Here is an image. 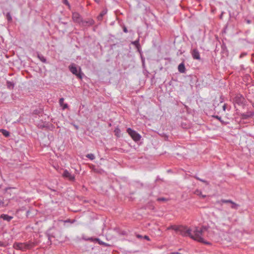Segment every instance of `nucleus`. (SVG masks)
Here are the masks:
<instances>
[{
  "mask_svg": "<svg viewBox=\"0 0 254 254\" xmlns=\"http://www.w3.org/2000/svg\"><path fill=\"white\" fill-rule=\"evenodd\" d=\"M63 3L66 5L69 9L70 8V5L67 0H62Z\"/></svg>",
  "mask_w": 254,
  "mask_h": 254,
  "instance_id": "bb28decb",
  "label": "nucleus"
},
{
  "mask_svg": "<svg viewBox=\"0 0 254 254\" xmlns=\"http://www.w3.org/2000/svg\"><path fill=\"white\" fill-rule=\"evenodd\" d=\"M42 113V110L41 109H36L34 110L33 112V115H39Z\"/></svg>",
  "mask_w": 254,
  "mask_h": 254,
  "instance_id": "412c9836",
  "label": "nucleus"
},
{
  "mask_svg": "<svg viewBox=\"0 0 254 254\" xmlns=\"http://www.w3.org/2000/svg\"><path fill=\"white\" fill-rule=\"evenodd\" d=\"M201 191L199 190H196L194 192V193L197 195H201Z\"/></svg>",
  "mask_w": 254,
  "mask_h": 254,
  "instance_id": "cd10ccee",
  "label": "nucleus"
},
{
  "mask_svg": "<svg viewBox=\"0 0 254 254\" xmlns=\"http://www.w3.org/2000/svg\"><path fill=\"white\" fill-rule=\"evenodd\" d=\"M127 132L129 134L134 141L136 142L140 140L141 138L140 135L131 128H128L127 129Z\"/></svg>",
  "mask_w": 254,
  "mask_h": 254,
  "instance_id": "20e7f679",
  "label": "nucleus"
},
{
  "mask_svg": "<svg viewBox=\"0 0 254 254\" xmlns=\"http://www.w3.org/2000/svg\"><path fill=\"white\" fill-rule=\"evenodd\" d=\"M123 31L125 33H127L128 30L126 26L123 27Z\"/></svg>",
  "mask_w": 254,
  "mask_h": 254,
  "instance_id": "72a5a7b5",
  "label": "nucleus"
},
{
  "mask_svg": "<svg viewBox=\"0 0 254 254\" xmlns=\"http://www.w3.org/2000/svg\"><path fill=\"white\" fill-rule=\"evenodd\" d=\"M6 19L9 22H11L12 20V17L10 15V12H7L6 14Z\"/></svg>",
  "mask_w": 254,
  "mask_h": 254,
  "instance_id": "393cba45",
  "label": "nucleus"
},
{
  "mask_svg": "<svg viewBox=\"0 0 254 254\" xmlns=\"http://www.w3.org/2000/svg\"><path fill=\"white\" fill-rule=\"evenodd\" d=\"M46 236L48 238V241L47 242V244L49 245L52 244V241H51V238L54 237L52 235H51L48 233H46Z\"/></svg>",
  "mask_w": 254,
  "mask_h": 254,
  "instance_id": "4be33fe9",
  "label": "nucleus"
},
{
  "mask_svg": "<svg viewBox=\"0 0 254 254\" xmlns=\"http://www.w3.org/2000/svg\"><path fill=\"white\" fill-rule=\"evenodd\" d=\"M200 195L201 196V197H202V198H205V197H206V195H202V194H201V195Z\"/></svg>",
  "mask_w": 254,
  "mask_h": 254,
  "instance_id": "ea45409f",
  "label": "nucleus"
},
{
  "mask_svg": "<svg viewBox=\"0 0 254 254\" xmlns=\"http://www.w3.org/2000/svg\"><path fill=\"white\" fill-rule=\"evenodd\" d=\"M90 239L92 240L94 242H98L99 244L100 245L104 246H109L110 245L103 241H101L99 238H95L94 240H93V238H90Z\"/></svg>",
  "mask_w": 254,
  "mask_h": 254,
  "instance_id": "2eb2a0df",
  "label": "nucleus"
},
{
  "mask_svg": "<svg viewBox=\"0 0 254 254\" xmlns=\"http://www.w3.org/2000/svg\"><path fill=\"white\" fill-rule=\"evenodd\" d=\"M13 254H15L14 253H13Z\"/></svg>",
  "mask_w": 254,
  "mask_h": 254,
  "instance_id": "79ce46f5",
  "label": "nucleus"
},
{
  "mask_svg": "<svg viewBox=\"0 0 254 254\" xmlns=\"http://www.w3.org/2000/svg\"><path fill=\"white\" fill-rule=\"evenodd\" d=\"M68 69L73 74L75 75L77 77V78L80 79L82 78L83 73L82 72L80 66L76 65L75 64L72 63L68 66Z\"/></svg>",
  "mask_w": 254,
  "mask_h": 254,
  "instance_id": "7ed1b4c3",
  "label": "nucleus"
},
{
  "mask_svg": "<svg viewBox=\"0 0 254 254\" xmlns=\"http://www.w3.org/2000/svg\"><path fill=\"white\" fill-rule=\"evenodd\" d=\"M178 70L180 72L184 73L186 72V69L184 63H181L178 66Z\"/></svg>",
  "mask_w": 254,
  "mask_h": 254,
  "instance_id": "ddd939ff",
  "label": "nucleus"
},
{
  "mask_svg": "<svg viewBox=\"0 0 254 254\" xmlns=\"http://www.w3.org/2000/svg\"><path fill=\"white\" fill-rule=\"evenodd\" d=\"M216 203L218 204H220L221 205L222 204L221 203H231V208L234 209L236 210L238 209V207H239V205L238 204L236 203L235 202H233L232 200H230V199L226 200V199H222L220 200L217 201Z\"/></svg>",
  "mask_w": 254,
  "mask_h": 254,
  "instance_id": "39448f33",
  "label": "nucleus"
},
{
  "mask_svg": "<svg viewBox=\"0 0 254 254\" xmlns=\"http://www.w3.org/2000/svg\"><path fill=\"white\" fill-rule=\"evenodd\" d=\"M86 157L91 160H93L95 159L94 155L92 153L87 154Z\"/></svg>",
  "mask_w": 254,
  "mask_h": 254,
  "instance_id": "a878e982",
  "label": "nucleus"
},
{
  "mask_svg": "<svg viewBox=\"0 0 254 254\" xmlns=\"http://www.w3.org/2000/svg\"><path fill=\"white\" fill-rule=\"evenodd\" d=\"M0 132L6 137H8L10 135L9 132L4 129H0Z\"/></svg>",
  "mask_w": 254,
  "mask_h": 254,
  "instance_id": "a211bd4d",
  "label": "nucleus"
},
{
  "mask_svg": "<svg viewBox=\"0 0 254 254\" xmlns=\"http://www.w3.org/2000/svg\"><path fill=\"white\" fill-rule=\"evenodd\" d=\"M247 55V53H245V52L242 53L240 56V58H242L243 57L246 56Z\"/></svg>",
  "mask_w": 254,
  "mask_h": 254,
  "instance_id": "2f4dec72",
  "label": "nucleus"
},
{
  "mask_svg": "<svg viewBox=\"0 0 254 254\" xmlns=\"http://www.w3.org/2000/svg\"><path fill=\"white\" fill-rule=\"evenodd\" d=\"M7 87L9 89H13L14 86V83L13 82L10 81H6Z\"/></svg>",
  "mask_w": 254,
  "mask_h": 254,
  "instance_id": "6ab92c4d",
  "label": "nucleus"
},
{
  "mask_svg": "<svg viewBox=\"0 0 254 254\" xmlns=\"http://www.w3.org/2000/svg\"><path fill=\"white\" fill-rule=\"evenodd\" d=\"M131 44L134 45L138 50L140 49V45L139 44V39L135 40L133 42H132Z\"/></svg>",
  "mask_w": 254,
  "mask_h": 254,
  "instance_id": "aec40b11",
  "label": "nucleus"
},
{
  "mask_svg": "<svg viewBox=\"0 0 254 254\" xmlns=\"http://www.w3.org/2000/svg\"><path fill=\"white\" fill-rule=\"evenodd\" d=\"M195 179H196V180H199L200 181V182H202L203 183H204L206 185L208 186L209 185V182H207V181H205L204 180H202L199 178H198V177L195 176L193 177Z\"/></svg>",
  "mask_w": 254,
  "mask_h": 254,
  "instance_id": "5701e85b",
  "label": "nucleus"
},
{
  "mask_svg": "<svg viewBox=\"0 0 254 254\" xmlns=\"http://www.w3.org/2000/svg\"><path fill=\"white\" fill-rule=\"evenodd\" d=\"M158 201H166L167 199L165 197H159L157 198Z\"/></svg>",
  "mask_w": 254,
  "mask_h": 254,
  "instance_id": "c756f323",
  "label": "nucleus"
},
{
  "mask_svg": "<svg viewBox=\"0 0 254 254\" xmlns=\"http://www.w3.org/2000/svg\"><path fill=\"white\" fill-rule=\"evenodd\" d=\"M254 116V112H247L246 113H243L241 114V116L242 119H248L250 118H251Z\"/></svg>",
  "mask_w": 254,
  "mask_h": 254,
  "instance_id": "9b49d317",
  "label": "nucleus"
},
{
  "mask_svg": "<svg viewBox=\"0 0 254 254\" xmlns=\"http://www.w3.org/2000/svg\"><path fill=\"white\" fill-rule=\"evenodd\" d=\"M245 100L244 97L241 94L237 95L234 99V102L238 105H242Z\"/></svg>",
  "mask_w": 254,
  "mask_h": 254,
  "instance_id": "1a4fd4ad",
  "label": "nucleus"
},
{
  "mask_svg": "<svg viewBox=\"0 0 254 254\" xmlns=\"http://www.w3.org/2000/svg\"><path fill=\"white\" fill-rule=\"evenodd\" d=\"M214 117L215 118L217 119V120H218L219 121H220V122H222L221 121V118L220 117H219L218 116H214Z\"/></svg>",
  "mask_w": 254,
  "mask_h": 254,
  "instance_id": "473e14b6",
  "label": "nucleus"
},
{
  "mask_svg": "<svg viewBox=\"0 0 254 254\" xmlns=\"http://www.w3.org/2000/svg\"><path fill=\"white\" fill-rule=\"evenodd\" d=\"M190 53L194 60H200V54L196 48L192 49L190 51Z\"/></svg>",
  "mask_w": 254,
  "mask_h": 254,
  "instance_id": "6e6552de",
  "label": "nucleus"
},
{
  "mask_svg": "<svg viewBox=\"0 0 254 254\" xmlns=\"http://www.w3.org/2000/svg\"><path fill=\"white\" fill-rule=\"evenodd\" d=\"M143 239L147 240V241H150V238H149V237L148 236H146V235H145L144 236H143Z\"/></svg>",
  "mask_w": 254,
  "mask_h": 254,
  "instance_id": "f704fd0d",
  "label": "nucleus"
},
{
  "mask_svg": "<svg viewBox=\"0 0 254 254\" xmlns=\"http://www.w3.org/2000/svg\"><path fill=\"white\" fill-rule=\"evenodd\" d=\"M115 133V135L118 136V137H119V133H120V130L119 128H117L115 129V131H114Z\"/></svg>",
  "mask_w": 254,
  "mask_h": 254,
  "instance_id": "c85d7f7f",
  "label": "nucleus"
},
{
  "mask_svg": "<svg viewBox=\"0 0 254 254\" xmlns=\"http://www.w3.org/2000/svg\"><path fill=\"white\" fill-rule=\"evenodd\" d=\"M38 59L43 63H46V59L42 55H38Z\"/></svg>",
  "mask_w": 254,
  "mask_h": 254,
  "instance_id": "b1692460",
  "label": "nucleus"
},
{
  "mask_svg": "<svg viewBox=\"0 0 254 254\" xmlns=\"http://www.w3.org/2000/svg\"><path fill=\"white\" fill-rule=\"evenodd\" d=\"M0 218L7 222L10 221L13 218L12 216H9L7 214H2L0 215Z\"/></svg>",
  "mask_w": 254,
  "mask_h": 254,
  "instance_id": "f8f14e48",
  "label": "nucleus"
},
{
  "mask_svg": "<svg viewBox=\"0 0 254 254\" xmlns=\"http://www.w3.org/2000/svg\"><path fill=\"white\" fill-rule=\"evenodd\" d=\"M37 245V243L29 241L26 243L15 242L13 244V248L16 250L25 252L27 250H31Z\"/></svg>",
  "mask_w": 254,
  "mask_h": 254,
  "instance_id": "f03ea898",
  "label": "nucleus"
},
{
  "mask_svg": "<svg viewBox=\"0 0 254 254\" xmlns=\"http://www.w3.org/2000/svg\"><path fill=\"white\" fill-rule=\"evenodd\" d=\"M136 236L137 238L138 239H142V238H143V237L141 235H139V234H136Z\"/></svg>",
  "mask_w": 254,
  "mask_h": 254,
  "instance_id": "e433bc0d",
  "label": "nucleus"
},
{
  "mask_svg": "<svg viewBox=\"0 0 254 254\" xmlns=\"http://www.w3.org/2000/svg\"><path fill=\"white\" fill-rule=\"evenodd\" d=\"M64 98H61L59 100V104L60 106L62 107L63 110H64L65 109H67L68 108V105L67 104H64Z\"/></svg>",
  "mask_w": 254,
  "mask_h": 254,
  "instance_id": "4468645a",
  "label": "nucleus"
},
{
  "mask_svg": "<svg viewBox=\"0 0 254 254\" xmlns=\"http://www.w3.org/2000/svg\"><path fill=\"white\" fill-rule=\"evenodd\" d=\"M94 0L96 1H99V0Z\"/></svg>",
  "mask_w": 254,
  "mask_h": 254,
  "instance_id": "a19ab883",
  "label": "nucleus"
},
{
  "mask_svg": "<svg viewBox=\"0 0 254 254\" xmlns=\"http://www.w3.org/2000/svg\"><path fill=\"white\" fill-rule=\"evenodd\" d=\"M107 13L106 10H102L99 15L97 16V19L98 21H101L103 19V17Z\"/></svg>",
  "mask_w": 254,
  "mask_h": 254,
  "instance_id": "dca6fc26",
  "label": "nucleus"
},
{
  "mask_svg": "<svg viewBox=\"0 0 254 254\" xmlns=\"http://www.w3.org/2000/svg\"><path fill=\"white\" fill-rule=\"evenodd\" d=\"M75 220H71L70 219H68V220H66L65 221H64V222H70V223H73Z\"/></svg>",
  "mask_w": 254,
  "mask_h": 254,
  "instance_id": "4c0bfd02",
  "label": "nucleus"
},
{
  "mask_svg": "<svg viewBox=\"0 0 254 254\" xmlns=\"http://www.w3.org/2000/svg\"><path fill=\"white\" fill-rule=\"evenodd\" d=\"M64 178L68 179L69 181H73L75 180V177L69 173L67 170H65L63 174Z\"/></svg>",
  "mask_w": 254,
  "mask_h": 254,
  "instance_id": "9d476101",
  "label": "nucleus"
},
{
  "mask_svg": "<svg viewBox=\"0 0 254 254\" xmlns=\"http://www.w3.org/2000/svg\"><path fill=\"white\" fill-rule=\"evenodd\" d=\"M72 19L74 22L78 23L79 25H80L83 20L79 13L76 12L72 13Z\"/></svg>",
  "mask_w": 254,
  "mask_h": 254,
  "instance_id": "423d86ee",
  "label": "nucleus"
},
{
  "mask_svg": "<svg viewBox=\"0 0 254 254\" xmlns=\"http://www.w3.org/2000/svg\"><path fill=\"white\" fill-rule=\"evenodd\" d=\"M6 205V204H4V202L3 201H0V207H4Z\"/></svg>",
  "mask_w": 254,
  "mask_h": 254,
  "instance_id": "7c9ffc66",
  "label": "nucleus"
},
{
  "mask_svg": "<svg viewBox=\"0 0 254 254\" xmlns=\"http://www.w3.org/2000/svg\"><path fill=\"white\" fill-rule=\"evenodd\" d=\"M226 104H224L223 106V110L225 111L226 110Z\"/></svg>",
  "mask_w": 254,
  "mask_h": 254,
  "instance_id": "58836bf2",
  "label": "nucleus"
},
{
  "mask_svg": "<svg viewBox=\"0 0 254 254\" xmlns=\"http://www.w3.org/2000/svg\"><path fill=\"white\" fill-rule=\"evenodd\" d=\"M95 23L94 20L92 18H87L82 20L80 26L83 27H89L94 25Z\"/></svg>",
  "mask_w": 254,
  "mask_h": 254,
  "instance_id": "0eeeda50",
  "label": "nucleus"
},
{
  "mask_svg": "<svg viewBox=\"0 0 254 254\" xmlns=\"http://www.w3.org/2000/svg\"><path fill=\"white\" fill-rule=\"evenodd\" d=\"M179 226H177V225H171L169 227H168L167 228V230H175L176 232H177L178 231V229L179 228Z\"/></svg>",
  "mask_w": 254,
  "mask_h": 254,
  "instance_id": "f3484780",
  "label": "nucleus"
},
{
  "mask_svg": "<svg viewBox=\"0 0 254 254\" xmlns=\"http://www.w3.org/2000/svg\"><path fill=\"white\" fill-rule=\"evenodd\" d=\"M178 232H180V234L184 237L189 236L192 239L197 241L200 243L206 245H210L211 243L204 241L203 236L205 232L207 231L208 228L206 226H203L200 228L195 227L193 231V235L191 234V230L187 229L186 226L179 225Z\"/></svg>",
  "mask_w": 254,
  "mask_h": 254,
  "instance_id": "f257e3e1",
  "label": "nucleus"
},
{
  "mask_svg": "<svg viewBox=\"0 0 254 254\" xmlns=\"http://www.w3.org/2000/svg\"><path fill=\"white\" fill-rule=\"evenodd\" d=\"M0 246L2 247H5L6 245L1 241H0Z\"/></svg>",
  "mask_w": 254,
  "mask_h": 254,
  "instance_id": "c9c22d12",
  "label": "nucleus"
}]
</instances>
